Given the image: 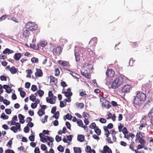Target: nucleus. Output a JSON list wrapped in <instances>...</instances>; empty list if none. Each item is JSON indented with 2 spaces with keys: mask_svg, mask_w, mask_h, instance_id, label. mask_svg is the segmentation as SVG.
<instances>
[{
  "mask_svg": "<svg viewBox=\"0 0 153 153\" xmlns=\"http://www.w3.org/2000/svg\"><path fill=\"white\" fill-rule=\"evenodd\" d=\"M0 79L1 81H6L7 80L6 77L3 75L0 76Z\"/></svg>",
  "mask_w": 153,
  "mask_h": 153,
  "instance_id": "50",
  "label": "nucleus"
},
{
  "mask_svg": "<svg viewBox=\"0 0 153 153\" xmlns=\"http://www.w3.org/2000/svg\"><path fill=\"white\" fill-rule=\"evenodd\" d=\"M97 127L94 123H92L90 126V128L91 129L95 128Z\"/></svg>",
  "mask_w": 153,
  "mask_h": 153,
  "instance_id": "45",
  "label": "nucleus"
},
{
  "mask_svg": "<svg viewBox=\"0 0 153 153\" xmlns=\"http://www.w3.org/2000/svg\"><path fill=\"white\" fill-rule=\"evenodd\" d=\"M18 71V69L15 68L14 66H12L10 68V71L12 74H16Z\"/></svg>",
  "mask_w": 153,
  "mask_h": 153,
  "instance_id": "18",
  "label": "nucleus"
},
{
  "mask_svg": "<svg viewBox=\"0 0 153 153\" xmlns=\"http://www.w3.org/2000/svg\"><path fill=\"white\" fill-rule=\"evenodd\" d=\"M83 117L85 118V119H86V118H88L89 116V115L88 114L85 112L83 113Z\"/></svg>",
  "mask_w": 153,
  "mask_h": 153,
  "instance_id": "58",
  "label": "nucleus"
},
{
  "mask_svg": "<svg viewBox=\"0 0 153 153\" xmlns=\"http://www.w3.org/2000/svg\"><path fill=\"white\" fill-rule=\"evenodd\" d=\"M61 137L59 135H57L55 137V140L56 142H59L61 140Z\"/></svg>",
  "mask_w": 153,
  "mask_h": 153,
  "instance_id": "44",
  "label": "nucleus"
},
{
  "mask_svg": "<svg viewBox=\"0 0 153 153\" xmlns=\"http://www.w3.org/2000/svg\"><path fill=\"white\" fill-rule=\"evenodd\" d=\"M30 47L35 50H37L39 48V46L38 45L36 46L34 44H30Z\"/></svg>",
  "mask_w": 153,
  "mask_h": 153,
  "instance_id": "38",
  "label": "nucleus"
},
{
  "mask_svg": "<svg viewBox=\"0 0 153 153\" xmlns=\"http://www.w3.org/2000/svg\"><path fill=\"white\" fill-rule=\"evenodd\" d=\"M59 41L61 43H62V45H64L67 42V40L65 39H61L59 40Z\"/></svg>",
  "mask_w": 153,
  "mask_h": 153,
  "instance_id": "37",
  "label": "nucleus"
},
{
  "mask_svg": "<svg viewBox=\"0 0 153 153\" xmlns=\"http://www.w3.org/2000/svg\"><path fill=\"white\" fill-rule=\"evenodd\" d=\"M50 81L51 82H55V81H56V83H57V79L55 77L53 76H50Z\"/></svg>",
  "mask_w": 153,
  "mask_h": 153,
  "instance_id": "31",
  "label": "nucleus"
},
{
  "mask_svg": "<svg viewBox=\"0 0 153 153\" xmlns=\"http://www.w3.org/2000/svg\"><path fill=\"white\" fill-rule=\"evenodd\" d=\"M77 140L80 142H82L84 139V136L83 135H78L77 136Z\"/></svg>",
  "mask_w": 153,
  "mask_h": 153,
  "instance_id": "19",
  "label": "nucleus"
},
{
  "mask_svg": "<svg viewBox=\"0 0 153 153\" xmlns=\"http://www.w3.org/2000/svg\"><path fill=\"white\" fill-rule=\"evenodd\" d=\"M59 63L63 66H67L69 65V63L68 62L65 61H62L61 60L59 61Z\"/></svg>",
  "mask_w": 153,
  "mask_h": 153,
  "instance_id": "16",
  "label": "nucleus"
},
{
  "mask_svg": "<svg viewBox=\"0 0 153 153\" xmlns=\"http://www.w3.org/2000/svg\"><path fill=\"white\" fill-rule=\"evenodd\" d=\"M99 121L100 122L102 123H105L106 122V120L105 119L101 118H100L99 120Z\"/></svg>",
  "mask_w": 153,
  "mask_h": 153,
  "instance_id": "43",
  "label": "nucleus"
},
{
  "mask_svg": "<svg viewBox=\"0 0 153 153\" xmlns=\"http://www.w3.org/2000/svg\"><path fill=\"white\" fill-rule=\"evenodd\" d=\"M61 48L60 46H58L56 47V49L55 53L57 54H59L60 53Z\"/></svg>",
  "mask_w": 153,
  "mask_h": 153,
  "instance_id": "28",
  "label": "nucleus"
},
{
  "mask_svg": "<svg viewBox=\"0 0 153 153\" xmlns=\"http://www.w3.org/2000/svg\"><path fill=\"white\" fill-rule=\"evenodd\" d=\"M5 153H15L14 151L11 149H8L5 151Z\"/></svg>",
  "mask_w": 153,
  "mask_h": 153,
  "instance_id": "61",
  "label": "nucleus"
},
{
  "mask_svg": "<svg viewBox=\"0 0 153 153\" xmlns=\"http://www.w3.org/2000/svg\"><path fill=\"white\" fill-rule=\"evenodd\" d=\"M65 94V95L66 97L71 98V97L72 95V92H68L65 91L63 92Z\"/></svg>",
  "mask_w": 153,
  "mask_h": 153,
  "instance_id": "21",
  "label": "nucleus"
},
{
  "mask_svg": "<svg viewBox=\"0 0 153 153\" xmlns=\"http://www.w3.org/2000/svg\"><path fill=\"white\" fill-rule=\"evenodd\" d=\"M148 116L151 120H153V107L149 111L148 113Z\"/></svg>",
  "mask_w": 153,
  "mask_h": 153,
  "instance_id": "15",
  "label": "nucleus"
},
{
  "mask_svg": "<svg viewBox=\"0 0 153 153\" xmlns=\"http://www.w3.org/2000/svg\"><path fill=\"white\" fill-rule=\"evenodd\" d=\"M92 52L91 49L90 48H88L86 50L84 48L81 47L80 48V50H78L77 47H76L75 50L74 55L76 58V61L78 62L79 60L80 53L82 55L85 54L86 53L87 54H90L91 52Z\"/></svg>",
  "mask_w": 153,
  "mask_h": 153,
  "instance_id": "2",
  "label": "nucleus"
},
{
  "mask_svg": "<svg viewBox=\"0 0 153 153\" xmlns=\"http://www.w3.org/2000/svg\"><path fill=\"white\" fill-rule=\"evenodd\" d=\"M10 129L11 130L13 131L14 133H16L18 129L15 126H13L11 127Z\"/></svg>",
  "mask_w": 153,
  "mask_h": 153,
  "instance_id": "34",
  "label": "nucleus"
},
{
  "mask_svg": "<svg viewBox=\"0 0 153 153\" xmlns=\"http://www.w3.org/2000/svg\"><path fill=\"white\" fill-rule=\"evenodd\" d=\"M103 128L104 131L105 132V134L106 136V137H108V136L110 134L109 131L108 129L106 127V126H104Z\"/></svg>",
  "mask_w": 153,
  "mask_h": 153,
  "instance_id": "20",
  "label": "nucleus"
},
{
  "mask_svg": "<svg viewBox=\"0 0 153 153\" xmlns=\"http://www.w3.org/2000/svg\"><path fill=\"white\" fill-rule=\"evenodd\" d=\"M74 153H81V152L80 148L74 147Z\"/></svg>",
  "mask_w": 153,
  "mask_h": 153,
  "instance_id": "23",
  "label": "nucleus"
},
{
  "mask_svg": "<svg viewBox=\"0 0 153 153\" xmlns=\"http://www.w3.org/2000/svg\"><path fill=\"white\" fill-rule=\"evenodd\" d=\"M127 78L123 75L118 76L112 82H110L109 86L113 89H116L125 82Z\"/></svg>",
  "mask_w": 153,
  "mask_h": 153,
  "instance_id": "1",
  "label": "nucleus"
},
{
  "mask_svg": "<svg viewBox=\"0 0 153 153\" xmlns=\"http://www.w3.org/2000/svg\"><path fill=\"white\" fill-rule=\"evenodd\" d=\"M103 151H105L107 152L108 153H109L108 152V150H110V152H111V149L106 145L104 146L103 147Z\"/></svg>",
  "mask_w": 153,
  "mask_h": 153,
  "instance_id": "29",
  "label": "nucleus"
},
{
  "mask_svg": "<svg viewBox=\"0 0 153 153\" xmlns=\"http://www.w3.org/2000/svg\"><path fill=\"white\" fill-rule=\"evenodd\" d=\"M31 61L33 63H37L38 62L39 60L37 58L33 57L31 59Z\"/></svg>",
  "mask_w": 153,
  "mask_h": 153,
  "instance_id": "39",
  "label": "nucleus"
},
{
  "mask_svg": "<svg viewBox=\"0 0 153 153\" xmlns=\"http://www.w3.org/2000/svg\"><path fill=\"white\" fill-rule=\"evenodd\" d=\"M39 95L40 97H42L44 94V92L43 91L40 90L38 91Z\"/></svg>",
  "mask_w": 153,
  "mask_h": 153,
  "instance_id": "42",
  "label": "nucleus"
},
{
  "mask_svg": "<svg viewBox=\"0 0 153 153\" xmlns=\"http://www.w3.org/2000/svg\"><path fill=\"white\" fill-rule=\"evenodd\" d=\"M35 74L36 76L40 77L42 76L43 73L42 70L40 69L37 68Z\"/></svg>",
  "mask_w": 153,
  "mask_h": 153,
  "instance_id": "10",
  "label": "nucleus"
},
{
  "mask_svg": "<svg viewBox=\"0 0 153 153\" xmlns=\"http://www.w3.org/2000/svg\"><path fill=\"white\" fill-rule=\"evenodd\" d=\"M131 86L129 85H126L122 89L121 91L123 93H127L129 92Z\"/></svg>",
  "mask_w": 153,
  "mask_h": 153,
  "instance_id": "9",
  "label": "nucleus"
},
{
  "mask_svg": "<svg viewBox=\"0 0 153 153\" xmlns=\"http://www.w3.org/2000/svg\"><path fill=\"white\" fill-rule=\"evenodd\" d=\"M45 111H42V109H39L37 112L38 115L40 117L42 116L45 114Z\"/></svg>",
  "mask_w": 153,
  "mask_h": 153,
  "instance_id": "25",
  "label": "nucleus"
},
{
  "mask_svg": "<svg viewBox=\"0 0 153 153\" xmlns=\"http://www.w3.org/2000/svg\"><path fill=\"white\" fill-rule=\"evenodd\" d=\"M31 90L35 92L37 90V86L35 85H33L31 86Z\"/></svg>",
  "mask_w": 153,
  "mask_h": 153,
  "instance_id": "48",
  "label": "nucleus"
},
{
  "mask_svg": "<svg viewBox=\"0 0 153 153\" xmlns=\"http://www.w3.org/2000/svg\"><path fill=\"white\" fill-rule=\"evenodd\" d=\"M97 38L94 37L92 38L89 41V44L88 45V47H90L91 46H94L97 43Z\"/></svg>",
  "mask_w": 153,
  "mask_h": 153,
  "instance_id": "5",
  "label": "nucleus"
},
{
  "mask_svg": "<svg viewBox=\"0 0 153 153\" xmlns=\"http://www.w3.org/2000/svg\"><path fill=\"white\" fill-rule=\"evenodd\" d=\"M61 85L63 87L65 88L67 86L66 82L64 81H62L61 82Z\"/></svg>",
  "mask_w": 153,
  "mask_h": 153,
  "instance_id": "59",
  "label": "nucleus"
},
{
  "mask_svg": "<svg viewBox=\"0 0 153 153\" xmlns=\"http://www.w3.org/2000/svg\"><path fill=\"white\" fill-rule=\"evenodd\" d=\"M53 99V98H49L48 97H47L46 98V102H47L51 104H53L55 103V102H53L52 100Z\"/></svg>",
  "mask_w": 153,
  "mask_h": 153,
  "instance_id": "24",
  "label": "nucleus"
},
{
  "mask_svg": "<svg viewBox=\"0 0 153 153\" xmlns=\"http://www.w3.org/2000/svg\"><path fill=\"white\" fill-rule=\"evenodd\" d=\"M16 126V127L17 128L18 130L19 131H20L21 130V125L19 123H16V122L15 124Z\"/></svg>",
  "mask_w": 153,
  "mask_h": 153,
  "instance_id": "40",
  "label": "nucleus"
},
{
  "mask_svg": "<svg viewBox=\"0 0 153 153\" xmlns=\"http://www.w3.org/2000/svg\"><path fill=\"white\" fill-rule=\"evenodd\" d=\"M136 96L142 101H144L146 98V94L140 91L137 92Z\"/></svg>",
  "mask_w": 153,
  "mask_h": 153,
  "instance_id": "6",
  "label": "nucleus"
},
{
  "mask_svg": "<svg viewBox=\"0 0 153 153\" xmlns=\"http://www.w3.org/2000/svg\"><path fill=\"white\" fill-rule=\"evenodd\" d=\"M76 105L78 106V108L80 107V108H83L84 106V105L82 103L76 102Z\"/></svg>",
  "mask_w": 153,
  "mask_h": 153,
  "instance_id": "30",
  "label": "nucleus"
},
{
  "mask_svg": "<svg viewBox=\"0 0 153 153\" xmlns=\"http://www.w3.org/2000/svg\"><path fill=\"white\" fill-rule=\"evenodd\" d=\"M65 125L68 129H70L71 128V125L68 122L65 123Z\"/></svg>",
  "mask_w": 153,
  "mask_h": 153,
  "instance_id": "54",
  "label": "nucleus"
},
{
  "mask_svg": "<svg viewBox=\"0 0 153 153\" xmlns=\"http://www.w3.org/2000/svg\"><path fill=\"white\" fill-rule=\"evenodd\" d=\"M48 96L50 98H52L54 99V95L52 93V92L51 91H49L48 93Z\"/></svg>",
  "mask_w": 153,
  "mask_h": 153,
  "instance_id": "52",
  "label": "nucleus"
},
{
  "mask_svg": "<svg viewBox=\"0 0 153 153\" xmlns=\"http://www.w3.org/2000/svg\"><path fill=\"white\" fill-rule=\"evenodd\" d=\"M41 146V149L43 151H46L47 149V147L45 144H42Z\"/></svg>",
  "mask_w": 153,
  "mask_h": 153,
  "instance_id": "46",
  "label": "nucleus"
},
{
  "mask_svg": "<svg viewBox=\"0 0 153 153\" xmlns=\"http://www.w3.org/2000/svg\"><path fill=\"white\" fill-rule=\"evenodd\" d=\"M30 100L33 102H34L36 99V96L33 94H31L30 97Z\"/></svg>",
  "mask_w": 153,
  "mask_h": 153,
  "instance_id": "41",
  "label": "nucleus"
},
{
  "mask_svg": "<svg viewBox=\"0 0 153 153\" xmlns=\"http://www.w3.org/2000/svg\"><path fill=\"white\" fill-rule=\"evenodd\" d=\"M34 135H30L29 137V140L31 141H33L34 140Z\"/></svg>",
  "mask_w": 153,
  "mask_h": 153,
  "instance_id": "60",
  "label": "nucleus"
},
{
  "mask_svg": "<svg viewBox=\"0 0 153 153\" xmlns=\"http://www.w3.org/2000/svg\"><path fill=\"white\" fill-rule=\"evenodd\" d=\"M1 117L4 120H7L8 118V116L6 115L4 113H3L1 116Z\"/></svg>",
  "mask_w": 153,
  "mask_h": 153,
  "instance_id": "32",
  "label": "nucleus"
},
{
  "mask_svg": "<svg viewBox=\"0 0 153 153\" xmlns=\"http://www.w3.org/2000/svg\"><path fill=\"white\" fill-rule=\"evenodd\" d=\"M76 122L78 126L81 127V126L83 125L82 121L81 120H79V121H77Z\"/></svg>",
  "mask_w": 153,
  "mask_h": 153,
  "instance_id": "55",
  "label": "nucleus"
},
{
  "mask_svg": "<svg viewBox=\"0 0 153 153\" xmlns=\"http://www.w3.org/2000/svg\"><path fill=\"white\" fill-rule=\"evenodd\" d=\"M21 96L23 98H24L26 95L25 92L23 91H21L20 92Z\"/></svg>",
  "mask_w": 153,
  "mask_h": 153,
  "instance_id": "47",
  "label": "nucleus"
},
{
  "mask_svg": "<svg viewBox=\"0 0 153 153\" xmlns=\"http://www.w3.org/2000/svg\"><path fill=\"white\" fill-rule=\"evenodd\" d=\"M122 132L124 134L128 133V132L127 131V128L126 127H124L123 128L122 130Z\"/></svg>",
  "mask_w": 153,
  "mask_h": 153,
  "instance_id": "64",
  "label": "nucleus"
},
{
  "mask_svg": "<svg viewBox=\"0 0 153 153\" xmlns=\"http://www.w3.org/2000/svg\"><path fill=\"white\" fill-rule=\"evenodd\" d=\"M91 148L89 146H86V147L85 149V151L86 152H89L91 151Z\"/></svg>",
  "mask_w": 153,
  "mask_h": 153,
  "instance_id": "51",
  "label": "nucleus"
},
{
  "mask_svg": "<svg viewBox=\"0 0 153 153\" xmlns=\"http://www.w3.org/2000/svg\"><path fill=\"white\" fill-rule=\"evenodd\" d=\"M56 107H53L52 108L51 113L53 114H54L56 111Z\"/></svg>",
  "mask_w": 153,
  "mask_h": 153,
  "instance_id": "63",
  "label": "nucleus"
},
{
  "mask_svg": "<svg viewBox=\"0 0 153 153\" xmlns=\"http://www.w3.org/2000/svg\"><path fill=\"white\" fill-rule=\"evenodd\" d=\"M65 117H66V119L68 120H71L72 117V116L69 114H67L66 115H65V116L63 118L65 120Z\"/></svg>",
  "mask_w": 153,
  "mask_h": 153,
  "instance_id": "27",
  "label": "nucleus"
},
{
  "mask_svg": "<svg viewBox=\"0 0 153 153\" xmlns=\"http://www.w3.org/2000/svg\"><path fill=\"white\" fill-rule=\"evenodd\" d=\"M13 140V138H11L10 140L7 143L6 146L10 148L11 146L12 143V140Z\"/></svg>",
  "mask_w": 153,
  "mask_h": 153,
  "instance_id": "36",
  "label": "nucleus"
},
{
  "mask_svg": "<svg viewBox=\"0 0 153 153\" xmlns=\"http://www.w3.org/2000/svg\"><path fill=\"white\" fill-rule=\"evenodd\" d=\"M29 129L28 127L26 126L24 129V131L25 133H27L29 132Z\"/></svg>",
  "mask_w": 153,
  "mask_h": 153,
  "instance_id": "56",
  "label": "nucleus"
},
{
  "mask_svg": "<svg viewBox=\"0 0 153 153\" xmlns=\"http://www.w3.org/2000/svg\"><path fill=\"white\" fill-rule=\"evenodd\" d=\"M106 74L107 77L111 78L114 76L115 73L112 69H108L106 71Z\"/></svg>",
  "mask_w": 153,
  "mask_h": 153,
  "instance_id": "7",
  "label": "nucleus"
},
{
  "mask_svg": "<svg viewBox=\"0 0 153 153\" xmlns=\"http://www.w3.org/2000/svg\"><path fill=\"white\" fill-rule=\"evenodd\" d=\"M26 27L29 30H34L37 28V25L33 22H29L26 24Z\"/></svg>",
  "mask_w": 153,
  "mask_h": 153,
  "instance_id": "3",
  "label": "nucleus"
},
{
  "mask_svg": "<svg viewBox=\"0 0 153 153\" xmlns=\"http://www.w3.org/2000/svg\"><path fill=\"white\" fill-rule=\"evenodd\" d=\"M47 44V42L46 41L44 40H41L38 44V46H40L42 48H44Z\"/></svg>",
  "mask_w": 153,
  "mask_h": 153,
  "instance_id": "13",
  "label": "nucleus"
},
{
  "mask_svg": "<svg viewBox=\"0 0 153 153\" xmlns=\"http://www.w3.org/2000/svg\"><path fill=\"white\" fill-rule=\"evenodd\" d=\"M5 111L6 114H11V110L10 109H6Z\"/></svg>",
  "mask_w": 153,
  "mask_h": 153,
  "instance_id": "57",
  "label": "nucleus"
},
{
  "mask_svg": "<svg viewBox=\"0 0 153 153\" xmlns=\"http://www.w3.org/2000/svg\"><path fill=\"white\" fill-rule=\"evenodd\" d=\"M141 100L140 99L138 98L137 96L135 97L134 100L133 101V103L134 104V106L136 105H139L141 103Z\"/></svg>",
  "mask_w": 153,
  "mask_h": 153,
  "instance_id": "8",
  "label": "nucleus"
},
{
  "mask_svg": "<svg viewBox=\"0 0 153 153\" xmlns=\"http://www.w3.org/2000/svg\"><path fill=\"white\" fill-rule=\"evenodd\" d=\"M136 137H137L136 140L137 139V140H139V143L141 144L144 145L146 144V142L144 139L142 138V135L141 132L137 133Z\"/></svg>",
  "mask_w": 153,
  "mask_h": 153,
  "instance_id": "4",
  "label": "nucleus"
},
{
  "mask_svg": "<svg viewBox=\"0 0 153 153\" xmlns=\"http://www.w3.org/2000/svg\"><path fill=\"white\" fill-rule=\"evenodd\" d=\"M55 75L56 76H57L59 75V73H60V71H59V69L57 68V69H55Z\"/></svg>",
  "mask_w": 153,
  "mask_h": 153,
  "instance_id": "53",
  "label": "nucleus"
},
{
  "mask_svg": "<svg viewBox=\"0 0 153 153\" xmlns=\"http://www.w3.org/2000/svg\"><path fill=\"white\" fill-rule=\"evenodd\" d=\"M3 103L4 104L6 105H9L10 103V102L9 101L6 99H5L4 100H3Z\"/></svg>",
  "mask_w": 153,
  "mask_h": 153,
  "instance_id": "49",
  "label": "nucleus"
},
{
  "mask_svg": "<svg viewBox=\"0 0 153 153\" xmlns=\"http://www.w3.org/2000/svg\"><path fill=\"white\" fill-rule=\"evenodd\" d=\"M21 56V54L20 53H16L14 56L13 58L16 61L19 60Z\"/></svg>",
  "mask_w": 153,
  "mask_h": 153,
  "instance_id": "12",
  "label": "nucleus"
},
{
  "mask_svg": "<svg viewBox=\"0 0 153 153\" xmlns=\"http://www.w3.org/2000/svg\"><path fill=\"white\" fill-rule=\"evenodd\" d=\"M94 131L95 133L98 135H100L101 134V130L99 129L98 127H96L94 128Z\"/></svg>",
  "mask_w": 153,
  "mask_h": 153,
  "instance_id": "22",
  "label": "nucleus"
},
{
  "mask_svg": "<svg viewBox=\"0 0 153 153\" xmlns=\"http://www.w3.org/2000/svg\"><path fill=\"white\" fill-rule=\"evenodd\" d=\"M30 82H27L25 85V88H30Z\"/></svg>",
  "mask_w": 153,
  "mask_h": 153,
  "instance_id": "62",
  "label": "nucleus"
},
{
  "mask_svg": "<svg viewBox=\"0 0 153 153\" xmlns=\"http://www.w3.org/2000/svg\"><path fill=\"white\" fill-rule=\"evenodd\" d=\"M48 138V140L50 141V142L52 143L51 144V147H52V145H53V143H52V142L54 141V139L52 137H50L49 136H48L46 137Z\"/></svg>",
  "mask_w": 153,
  "mask_h": 153,
  "instance_id": "35",
  "label": "nucleus"
},
{
  "mask_svg": "<svg viewBox=\"0 0 153 153\" xmlns=\"http://www.w3.org/2000/svg\"><path fill=\"white\" fill-rule=\"evenodd\" d=\"M30 34V32L29 30H24L23 33V35L24 37L27 38L29 36Z\"/></svg>",
  "mask_w": 153,
  "mask_h": 153,
  "instance_id": "17",
  "label": "nucleus"
},
{
  "mask_svg": "<svg viewBox=\"0 0 153 153\" xmlns=\"http://www.w3.org/2000/svg\"><path fill=\"white\" fill-rule=\"evenodd\" d=\"M14 52V51H13L7 48L3 51V53L4 54H5L7 53L8 54H10L13 53Z\"/></svg>",
  "mask_w": 153,
  "mask_h": 153,
  "instance_id": "14",
  "label": "nucleus"
},
{
  "mask_svg": "<svg viewBox=\"0 0 153 153\" xmlns=\"http://www.w3.org/2000/svg\"><path fill=\"white\" fill-rule=\"evenodd\" d=\"M57 149L59 151L61 152H64V148L61 145H59L57 147Z\"/></svg>",
  "mask_w": 153,
  "mask_h": 153,
  "instance_id": "33",
  "label": "nucleus"
},
{
  "mask_svg": "<svg viewBox=\"0 0 153 153\" xmlns=\"http://www.w3.org/2000/svg\"><path fill=\"white\" fill-rule=\"evenodd\" d=\"M18 118L19 120V122L22 124H23L25 123L24 116L21 114H19L18 115Z\"/></svg>",
  "mask_w": 153,
  "mask_h": 153,
  "instance_id": "11",
  "label": "nucleus"
},
{
  "mask_svg": "<svg viewBox=\"0 0 153 153\" xmlns=\"http://www.w3.org/2000/svg\"><path fill=\"white\" fill-rule=\"evenodd\" d=\"M59 116V112L57 111L55 114L53 115L52 117L55 118L56 119H58Z\"/></svg>",
  "mask_w": 153,
  "mask_h": 153,
  "instance_id": "26",
  "label": "nucleus"
}]
</instances>
